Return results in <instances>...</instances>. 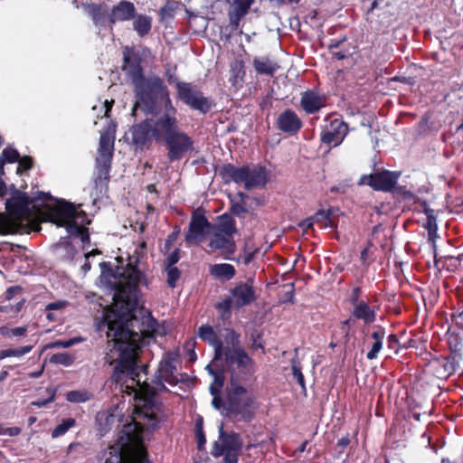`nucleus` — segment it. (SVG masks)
I'll list each match as a JSON object with an SVG mask.
<instances>
[{"label": "nucleus", "instance_id": "obj_1", "mask_svg": "<svg viewBox=\"0 0 463 463\" xmlns=\"http://www.w3.org/2000/svg\"><path fill=\"white\" fill-rule=\"evenodd\" d=\"M137 257H128L126 267H117L114 277L120 280L114 286L113 306L104 311L102 324L107 326L108 345L104 361L109 365L118 361L115 375L120 373L137 376L136 358L143 339L152 336L156 320L151 313L140 308L137 317L139 285L148 287L146 275L138 269Z\"/></svg>", "mask_w": 463, "mask_h": 463}, {"label": "nucleus", "instance_id": "obj_2", "mask_svg": "<svg viewBox=\"0 0 463 463\" xmlns=\"http://www.w3.org/2000/svg\"><path fill=\"white\" fill-rule=\"evenodd\" d=\"M132 83L136 98L133 111L141 107L146 113H155L160 104L165 106L167 101H172L168 88L159 76L143 75Z\"/></svg>", "mask_w": 463, "mask_h": 463}, {"label": "nucleus", "instance_id": "obj_3", "mask_svg": "<svg viewBox=\"0 0 463 463\" xmlns=\"http://www.w3.org/2000/svg\"><path fill=\"white\" fill-rule=\"evenodd\" d=\"M222 336L225 340V346L219 355V361H223L225 367L232 373L238 371L244 375L253 373L255 362L241 346V334L233 328L226 327Z\"/></svg>", "mask_w": 463, "mask_h": 463}, {"label": "nucleus", "instance_id": "obj_4", "mask_svg": "<svg viewBox=\"0 0 463 463\" xmlns=\"http://www.w3.org/2000/svg\"><path fill=\"white\" fill-rule=\"evenodd\" d=\"M137 423L124 426L119 439L120 448H109V457L105 463H146L147 452L142 446V439Z\"/></svg>", "mask_w": 463, "mask_h": 463}, {"label": "nucleus", "instance_id": "obj_5", "mask_svg": "<svg viewBox=\"0 0 463 463\" xmlns=\"http://www.w3.org/2000/svg\"><path fill=\"white\" fill-rule=\"evenodd\" d=\"M219 175L223 184H242L245 190L248 191L257 187H265L268 183L267 169L260 165L250 167L249 165L236 166L227 163L219 168Z\"/></svg>", "mask_w": 463, "mask_h": 463}, {"label": "nucleus", "instance_id": "obj_6", "mask_svg": "<svg viewBox=\"0 0 463 463\" xmlns=\"http://www.w3.org/2000/svg\"><path fill=\"white\" fill-rule=\"evenodd\" d=\"M254 403L255 398L232 375L231 389L226 396L225 415L237 421L249 422L254 418Z\"/></svg>", "mask_w": 463, "mask_h": 463}, {"label": "nucleus", "instance_id": "obj_7", "mask_svg": "<svg viewBox=\"0 0 463 463\" xmlns=\"http://www.w3.org/2000/svg\"><path fill=\"white\" fill-rule=\"evenodd\" d=\"M165 379L154 375L151 383L144 380L140 389V402L135 408V411L138 417L151 421V427L156 429L159 423L157 412L160 411L162 403L156 401V396L158 392H169L168 388L165 385Z\"/></svg>", "mask_w": 463, "mask_h": 463}, {"label": "nucleus", "instance_id": "obj_8", "mask_svg": "<svg viewBox=\"0 0 463 463\" xmlns=\"http://www.w3.org/2000/svg\"><path fill=\"white\" fill-rule=\"evenodd\" d=\"M242 448L241 435L234 431L226 432L223 425L219 427V437L212 445L211 455L214 458L223 457L221 463H238Z\"/></svg>", "mask_w": 463, "mask_h": 463}, {"label": "nucleus", "instance_id": "obj_9", "mask_svg": "<svg viewBox=\"0 0 463 463\" xmlns=\"http://www.w3.org/2000/svg\"><path fill=\"white\" fill-rule=\"evenodd\" d=\"M165 75L169 82H175L176 97L184 104L203 114H206L211 110L213 107L212 101L207 97H204L203 93L191 82L177 80L168 71Z\"/></svg>", "mask_w": 463, "mask_h": 463}, {"label": "nucleus", "instance_id": "obj_10", "mask_svg": "<svg viewBox=\"0 0 463 463\" xmlns=\"http://www.w3.org/2000/svg\"><path fill=\"white\" fill-rule=\"evenodd\" d=\"M155 120L152 122L154 128V138L156 140L165 139L168 135H173L175 132H178L179 121L177 119V109L173 105L172 101L163 106L162 110H156L155 113Z\"/></svg>", "mask_w": 463, "mask_h": 463}, {"label": "nucleus", "instance_id": "obj_11", "mask_svg": "<svg viewBox=\"0 0 463 463\" xmlns=\"http://www.w3.org/2000/svg\"><path fill=\"white\" fill-rule=\"evenodd\" d=\"M166 158L170 163L182 160L194 150V141L187 133L179 130L163 139Z\"/></svg>", "mask_w": 463, "mask_h": 463}, {"label": "nucleus", "instance_id": "obj_12", "mask_svg": "<svg viewBox=\"0 0 463 463\" xmlns=\"http://www.w3.org/2000/svg\"><path fill=\"white\" fill-rule=\"evenodd\" d=\"M401 175V171L382 169L369 175H363L358 184L368 185L373 191L389 193L395 187Z\"/></svg>", "mask_w": 463, "mask_h": 463}, {"label": "nucleus", "instance_id": "obj_13", "mask_svg": "<svg viewBox=\"0 0 463 463\" xmlns=\"http://www.w3.org/2000/svg\"><path fill=\"white\" fill-rule=\"evenodd\" d=\"M458 367V354L435 356L427 364L428 373L439 380H447L456 373Z\"/></svg>", "mask_w": 463, "mask_h": 463}, {"label": "nucleus", "instance_id": "obj_14", "mask_svg": "<svg viewBox=\"0 0 463 463\" xmlns=\"http://www.w3.org/2000/svg\"><path fill=\"white\" fill-rule=\"evenodd\" d=\"M349 132L348 125L342 118L331 119L320 134V141L329 146H338Z\"/></svg>", "mask_w": 463, "mask_h": 463}, {"label": "nucleus", "instance_id": "obj_15", "mask_svg": "<svg viewBox=\"0 0 463 463\" xmlns=\"http://www.w3.org/2000/svg\"><path fill=\"white\" fill-rule=\"evenodd\" d=\"M34 200L26 193L17 191L14 195L7 199L5 207L7 212L16 219H26L31 213V205Z\"/></svg>", "mask_w": 463, "mask_h": 463}, {"label": "nucleus", "instance_id": "obj_16", "mask_svg": "<svg viewBox=\"0 0 463 463\" xmlns=\"http://www.w3.org/2000/svg\"><path fill=\"white\" fill-rule=\"evenodd\" d=\"M122 54L123 64L121 69L131 79V81L133 82L142 77L144 74L139 53L133 47L126 46L123 48Z\"/></svg>", "mask_w": 463, "mask_h": 463}, {"label": "nucleus", "instance_id": "obj_17", "mask_svg": "<svg viewBox=\"0 0 463 463\" xmlns=\"http://www.w3.org/2000/svg\"><path fill=\"white\" fill-rule=\"evenodd\" d=\"M211 227V222L207 220L204 213L200 209L193 212L189 229L184 235L185 241L190 243L194 241H202L205 235V229Z\"/></svg>", "mask_w": 463, "mask_h": 463}, {"label": "nucleus", "instance_id": "obj_18", "mask_svg": "<svg viewBox=\"0 0 463 463\" xmlns=\"http://www.w3.org/2000/svg\"><path fill=\"white\" fill-rule=\"evenodd\" d=\"M132 136L133 145L139 149H144L151 143L154 137L152 119H145L139 124L132 126L129 130Z\"/></svg>", "mask_w": 463, "mask_h": 463}, {"label": "nucleus", "instance_id": "obj_19", "mask_svg": "<svg viewBox=\"0 0 463 463\" xmlns=\"http://www.w3.org/2000/svg\"><path fill=\"white\" fill-rule=\"evenodd\" d=\"M277 128L288 136L298 134L303 127V122L291 109L282 111L276 120Z\"/></svg>", "mask_w": 463, "mask_h": 463}, {"label": "nucleus", "instance_id": "obj_20", "mask_svg": "<svg viewBox=\"0 0 463 463\" xmlns=\"http://www.w3.org/2000/svg\"><path fill=\"white\" fill-rule=\"evenodd\" d=\"M231 298L236 308L248 306L256 299L252 280L239 282L230 290Z\"/></svg>", "mask_w": 463, "mask_h": 463}, {"label": "nucleus", "instance_id": "obj_21", "mask_svg": "<svg viewBox=\"0 0 463 463\" xmlns=\"http://www.w3.org/2000/svg\"><path fill=\"white\" fill-rule=\"evenodd\" d=\"M208 246L213 250H221V254L225 260H232V256L236 251V244L233 237L217 232H213Z\"/></svg>", "mask_w": 463, "mask_h": 463}, {"label": "nucleus", "instance_id": "obj_22", "mask_svg": "<svg viewBox=\"0 0 463 463\" xmlns=\"http://www.w3.org/2000/svg\"><path fill=\"white\" fill-rule=\"evenodd\" d=\"M51 220L58 227H65L71 220L76 219L77 210L75 206L65 201H61L56 207L50 210Z\"/></svg>", "mask_w": 463, "mask_h": 463}, {"label": "nucleus", "instance_id": "obj_23", "mask_svg": "<svg viewBox=\"0 0 463 463\" xmlns=\"http://www.w3.org/2000/svg\"><path fill=\"white\" fill-rule=\"evenodd\" d=\"M221 333V335H222ZM198 336L213 348V361H219V355L225 346V340L222 335H218L213 326L203 325L198 328Z\"/></svg>", "mask_w": 463, "mask_h": 463}, {"label": "nucleus", "instance_id": "obj_24", "mask_svg": "<svg viewBox=\"0 0 463 463\" xmlns=\"http://www.w3.org/2000/svg\"><path fill=\"white\" fill-rule=\"evenodd\" d=\"M137 9L135 5L128 0H121L114 5L109 16V24L112 26L118 22L130 21L135 17Z\"/></svg>", "mask_w": 463, "mask_h": 463}, {"label": "nucleus", "instance_id": "obj_25", "mask_svg": "<svg viewBox=\"0 0 463 463\" xmlns=\"http://www.w3.org/2000/svg\"><path fill=\"white\" fill-rule=\"evenodd\" d=\"M326 105V97L318 94L315 90H307L301 93L300 107L307 114L317 113Z\"/></svg>", "mask_w": 463, "mask_h": 463}, {"label": "nucleus", "instance_id": "obj_26", "mask_svg": "<svg viewBox=\"0 0 463 463\" xmlns=\"http://www.w3.org/2000/svg\"><path fill=\"white\" fill-rule=\"evenodd\" d=\"M86 14L96 26H106L109 24V9L105 3H82Z\"/></svg>", "mask_w": 463, "mask_h": 463}, {"label": "nucleus", "instance_id": "obj_27", "mask_svg": "<svg viewBox=\"0 0 463 463\" xmlns=\"http://www.w3.org/2000/svg\"><path fill=\"white\" fill-rule=\"evenodd\" d=\"M378 308V307L371 306L367 301L363 300L352 306L351 313L353 318L362 320L364 325H371L376 320Z\"/></svg>", "mask_w": 463, "mask_h": 463}, {"label": "nucleus", "instance_id": "obj_28", "mask_svg": "<svg viewBox=\"0 0 463 463\" xmlns=\"http://www.w3.org/2000/svg\"><path fill=\"white\" fill-rule=\"evenodd\" d=\"M255 0H232L229 10V20L232 27L237 28L241 20L249 13Z\"/></svg>", "mask_w": 463, "mask_h": 463}, {"label": "nucleus", "instance_id": "obj_29", "mask_svg": "<svg viewBox=\"0 0 463 463\" xmlns=\"http://www.w3.org/2000/svg\"><path fill=\"white\" fill-rule=\"evenodd\" d=\"M114 136H112L109 132H103L100 134L98 156L96 161L112 162L114 154Z\"/></svg>", "mask_w": 463, "mask_h": 463}, {"label": "nucleus", "instance_id": "obj_30", "mask_svg": "<svg viewBox=\"0 0 463 463\" xmlns=\"http://www.w3.org/2000/svg\"><path fill=\"white\" fill-rule=\"evenodd\" d=\"M373 332L370 335L373 343L370 350L366 354L368 360H373L378 357L379 353L383 349V339L386 335L385 328L381 325H375L373 326Z\"/></svg>", "mask_w": 463, "mask_h": 463}, {"label": "nucleus", "instance_id": "obj_31", "mask_svg": "<svg viewBox=\"0 0 463 463\" xmlns=\"http://www.w3.org/2000/svg\"><path fill=\"white\" fill-rule=\"evenodd\" d=\"M175 373L176 366L174 363V360L168 357L163 359L159 363L158 368L155 375L165 379V383L175 386L178 384L177 376L175 375Z\"/></svg>", "mask_w": 463, "mask_h": 463}, {"label": "nucleus", "instance_id": "obj_32", "mask_svg": "<svg viewBox=\"0 0 463 463\" xmlns=\"http://www.w3.org/2000/svg\"><path fill=\"white\" fill-rule=\"evenodd\" d=\"M230 237H233L238 232L236 222L230 213H223L218 216V222L214 226V231Z\"/></svg>", "mask_w": 463, "mask_h": 463}, {"label": "nucleus", "instance_id": "obj_33", "mask_svg": "<svg viewBox=\"0 0 463 463\" xmlns=\"http://www.w3.org/2000/svg\"><path fill=\"white\" fill-rule=\"evenodd\" d=\"M210 275L219 280L229 281L236 275V269L229 263L213 264L210 267Z\"/></svg>", "mask_w": 463, "mask_h": 463}, {"label": "nucleus", "instance_id": "obj_34", "mask_svg": "<svg viewBox=\"0 0 463 463\" xmlns=\"http://www.w3.org/2000/svg\"><path fill=\"white\" fill-rule=\"evenodd\" d=\"M253 67L258 74L273 76L279 66L277 62L271 61L269 57H255Z\"/></svg>", "mask_w": 463, "mask_h": 463}, {"label": "nucleus", "instance_id": "obj_35", "mask_svg": "<svg viewBox=\"0 0 463 463\" xmlns=\"http://www.w3.org/2000/svg\"><path fill=\"white\" fill-rule=\"evenodd\" d=\"M133 30L139 37L147 35L152 28V17L146 14H137L133 17Z\"/></svg>", "mask_w": 463, "mask_h": 463}, {"label": "nucleus", "instance_id": "obj_36", "mask_svg": "<svg viewBox=\"0 0 463 463\" xmlns=\"http://www.w3.org/2000/svg\"><path fill=\"white\" fill-rule=\"evenodd\" d=\"M111 163L109 161H96V167L98 174L95 178L96 187L108 188L109 182V172L111 169Z\"/></svg>", "mask_w": 463, "mask_h": 463}, {"label": "nucleus", "instance_id": "obj_37", "mask_svg": "<svg viewBox=\"0 0 463 463\" xmlns=\"http://www.w3.org/2000/svg\"><path fill=\"white\" fill-rule=\"evenodd\" d=\"M389 193H392V197L398 202L415 203L419 200V197L413 192L407 189L404 185L398 184V182L395 187Z\"/></svg>", "mask_w": 463, "mask_h": 463}, {"label": "nucleus", "instance_id": "obj_38", "mask_svg": "<svg viewBox=\"0 0 463 463\" xmlns=\"http://www.w3.org/2000/svg\"><path fill=\"white\" fill-rule=\"evenodd\" d=\"M333 208L329 207L327 210H318L312 215L314 222L321 223V228H332L336 229L337 223L332 220Z\"/></svg>", "mask_w": 463, "mask_h": 463}, {"label": "nucleus", "instance_id": "obj_39", "mask_svg": "<svg viewBox=\"0 0 463 463\" xmlns=\"http://www.w3.org/2000/svg\"><path fill=\"white\" fill-rule=\"evenodd\" d=\"M137 360V357L136 358V361ZM136 366H137V371H136L137 376L129 375L126 372H124V373H120V374L118 375V378L115 375V370H114L112 378L115 380V382L119 383L123 380V377L126 376V377L129 378L130 380H132L134 383H136V384L138 385L140 388L141 384L143 383L140 380V373H142L145 375H146L148 373V365L144 364V365L138 366L137 364L136 363Z\"/></svg>", "mask_w": 463, "mask_h": 463}, {"label": "nucleus", "instance_id": "obj_40", "mask_svg": "<svg viewBox=\"0 0 463 463\" xmlns=\"http://www.w3.org/2000/svg\"><path fill=\"white\" fill-rule=\"evenodd\" d=\"M207 368L209 370V373L213 375V383L211 384L210 386V392L211 394H220L221 389L224 384V373L222 370L214 371L210 367V365H207Z\"/></svg>", "mask_w": 463, "mask_h": 463}, {"label": "nucleus", "instance_id": "obj_41", "mask_svg": "<svg viewBox=\"0 0 463 463\" xmlns=\"http://www.w3.org/2000/svg\"><path fill=\"white\" fill-rule=\"evenodd\" d=\"M231 78L230 81L232 85L237 84L238 80H242L245 76V66L241 60H236L230 69Z\"/></svg>", "mask_w": 463, "mask_h": 463}, {"label": "nucleus", "instance_id": "obj_42", "mask_svg": "<svg viewBox=\"0 0 463 463\" xmlns=\"http://www.w3.org/2000/svg\"><path fill=\"white\" fill-rule=\"evenodd\" d=\"M92 394L86 390H73L66 394V400L72 403H82L90 401Z\"/></svg>", "mask_w": 463, "mask_h": 463}, {"label": "nucleus", "instance_id": "obj_43", "mask_svg": "<svg viewBox=\"0 0 463 463\" xmlns=\"http://www.w3.org/2000/svg\"><path fill=\"white\" fill-rule=\"evenodd\" d=\"M195 437L197 441V449L200 451L204 450L206 444V436L203 431V417H198L195 420L194 425Z\"/></svg>", "mask_w": 463, "mask_h": 463}, {"label": "nucleus", "instance_id": "obj_44", "mask_svg": "<svg viewBox=\"0 0 463 463\" xmlns=\"http://www.w3.org/2000/svg\"><path fill=\"white\" fill-rule=\"evenodd\" d=\"M76 426V420L73 418H67L61 420L60 424H58L52 430V438L56 439L62 435H64L71 428Z\"/></svg>", "mask_w": 463, "mask_h": 463}, {"label": "nucleus", "instance_id": "obj_45", "mask_svg": "<svg viewBox=\"0 0 463 463\" xmlns=\"http://www.w3.org/2000/svg\"><path fill=\"white\" fill-rule=\"evenodd\" d=\"M27 333V326H17L10 328L7 326H0V335L4 337L12 338L24 336Z\"/></svg>", "mask_w": 463, "mask_h": 463}, {"label": "nucleus", "instance_id": "obj_46", "mask_svg": "<svg viewBox=\"0 0 463 463\" xmlns=\"http://www.w3.org/2000/svg\"><path fill=\"white\" fill-rule=\"evenodd\" d=\"M165 271L166 273V284L168 288H175L176 287V282L181 277V270L175 267H165Z\"/></svg>", "mask_w": 463, "mask_h": 463}, {"label": "nucleus", "instance_id": "obj_47", "mask_svg": "<svg viewBox=\"0 0 463 463\" xmlns=\"http://www.w3.org/2000/svg\"><path fill=\"white\" fill-rule=\"evenodd\" d=\"M75 361V356L69 353H57L51 356L50 362L64 366L71 365Z\"/></svg>", "mask_w": 463, "mask_h": 463}, {"label": "nucleus", "instance_id": "obj_48", "mask_svg": "<svg viewBox=\"0 0 463 463\" xmlns=\"http://www.w3.org/2000/svg\"><path fill=\"white\" fill-rule=\"evenodd\" d=\"M234 305L231 297H227L222 301L215 304L216 310L220 313L222 317H229L232 314V307Z\"/></svg>", "mask_w": 463, "mask_h": 463}, {"label": "nucleus", "instance_id": "obj_49", "mask_svg": "<svg viewBox=\"0 0 463 463\" xmlns=\"http://www.w3.org/2000/svg\"><path fill=\"white\" fill-rule=\"evenodd\" d=\"M177 9V2L175 0H166L165 4L160 8L159 14L162 19L172 18Z\"/></svg>", "mask_w": 463, "mask_h": 463}, {"label": "nucleus", "instance_id": "obj_50", "mask_svg": "<svg viewBox=\"0 0 463 463\" xmlns=\"http://www.w3.org/2000/svg\"><path fill=\"white\" fill-rule=\"evenodd\" d=\"M20 154L19 152L10 146L5 147L1 154V161L4 162V165L5 163L13 164L19 160Z\"/></svg>", "mask_w": 463, "mask_h": 463}, {"label": "nucleus", "instance_id": "obj_51", "mask_svg": "<svg viewBox=\"0 0 463 463\" xmlns=\"http://www.w3.org/2000/svg\"><path fill=\"white\" fill-rule=\"evenodd\" d=\"M424 213L427 216V221L426 223L424 224V228L427 231L432 230V232H434V230H438L437 219L436 216L434 215V210L426 207L424 210Z\"/></svg>", "mask_w": 463, "mask_h": 463}, {"label": "nucleus", "instance_id": "obj_52", "mask_svg": "<svg viewBox=\"0 0 463 463\" xmlns=\"http://www.w3.org/2000/svg\"><path fill=\"white\" fill-rule=\"evenodd\" d=\"M291 369L295 378L297 379L298 383L301 386L303 390H306L305 378L301 372V366L299 362H297L295 359H293L291 361Z\"/></svg>", "mask_w": 463, "mask_h": 463}, {"label": "nucleus", "instance_id": "obj_53", "mask_svg": "<svg viewBox=\"0 0 463 463\" xmlns=\"http://www.w3.org/2000/svg\"><path fill=\"white\" fill-rule=\"evenodd\" d=\"M17 173L20 174L22 171H28L33 167V159L30 156H24L19 157Z\"/></svg>", "mask_w": 463, "mask_h": 463}, {"label": "nucleus", "instance_id": "obj_54", "mask_svg": "<svg viewBox=\"0 0 463 463\" xmlns=\"http://www.w3.org/2000/svg\"><path fill=\"white\" fill-rule=\"evenodd\" d=\"M353 52H350V49L345 47V45L340 49L335 50L331 52L332 58L337 61L345 60L352 56Z\"/></svg>", "mask_w": 463, "mask_h": 463}, {"label": "nucleus", "instance_id": "obj_55", "mask_svg": "<svg viewBox=\"0 0 463 463\" xmlns=\"http://www.w3.org/2000/svg\"><path fill=\"white\" fill-rule=\"evenodd\" d=\"M179 229L177 227L175 228V230L167 236L164 248L162 250L163 252L166 253L170 250L172 245L175 243V241L177 240V237L179 235Z\"/></svg>", "mask_w": 463, "mask_h": 463}, {"label": "nucleus", "instance_id": "obj_56", "mask_svg": "<svg viewBox=\"0 0 463 463\" xmlns=\"http://www.w3.org/2000/svg\"><path fill=\"white\" fill-rule=\"evenodd\" d=\"M230 213L237 217H243V214L248 213L247 208L244 206L243 203H234L232 202L230 206Z\"/></svg>", "mask_w": 463, "mask_h": 463}, {"label": "nucleus", "instance_id": "obj_57", "mask_svg": "<svg viewBox=\"0 0 463 463\" xmlns=\"http://www.w3.org/2000/svg\"><path fill=\"white\" fill-rule=\"evenodd\" d=\"M180 251L179 248H175L165 260V267H173L175 266L180 260Z\"/></svg>", "mask_w": 463, "mask_h": 463}, {"label": "nucleus", "instance_id": "obj_58", "mask_svg": "<svg viewBox=\"0 0 463 463\" xmlns=\"http://www.w3.org/2000/svg\"><path fill=\"white\" fill-rule=\"evenodd\" d=\"M363 290L361 287H354L352 288L350 296L348 298V302L351 306L363 301L364 299L361 298Z\"/></svg>", "mask_w": 463, "mask_h": 463}, {"label": "nucleus", "instance_id": "obj_59", "mask_svg": "<svg viewBox=\"0 0 463 463\" xmlns=\"http://www.w3.org/2000/svg\"><path fill=\"white\" fill-rule=\"evenodd\" d=\"M356 318H353V314L350 313V317L345 320L341 321V329L345 332V336L348 337L350 334V328L354 324Z\"/></svg>", "mask_w": 463, "mask_h": 463}, {"label": "nucleus", "instance_id": "obj_60", "mask_svg": "<svg viewBox=\"0 0 463 463\" xmlns=\"http://www.w3.org/2000/svg\"><path fill=\"white\" fill-rule=\"evenodd\" d=\"M347 42V39L346 37H343L341 39H332L329 43V44L327 45V49L329 51V52H333L335 50H337V49H340L341 47H343Z\"/></svg>", "mask_w": 463, "mask_h": 463}, {"label": "nucleus", "instance_id": "obj_61", "mask_svg": "<svg viewBox=\"0 0 463 463\" xmlns=\"http://www.w3.org/2000/svg\"><path fill=\"white\" fill-rule=\"evenodd\" d=\"M69 302L67 300H58L55 302H51L46 305L45 311H54L60 310L67 307Z\"/></svg>", "mask_w": 463, "mask_h": 463}, {"label": "nucleus", "instance_id": "obj_62", "mask_svg": "<svg viewBox=\"0 0 463 463\" xmlns=\"http://www.w3.org/2000/svg\"><path fill=\"white\" fill-rule=\"evenodd\" d=\"M213 395V401H212V405L213 408H215L216 410H221L222 409L223 411H225V404H226V401L224 402L221 393L220 394H212Z\"/></svg>", "mask_w": 463, "mask_h": 463}, {"label": "nucleus", "instance_id": "obj_63", "mask_svg": "<svg viewBox=\"0 0 463 463\" xmlns=\"http://www.w3.org/2000/svg\"><path fill=\"white\" fill-rule=\"evenodd\" d=\"M22 291L23 288L21 286H12L5 290V298L11 300L15 295L22 293Z\"/></svg>", "mask_w": 463, "mask_h": 463}, {"label": "nucleus", "instance_id": "obj_64", "mask_svg": "<svg viewBox=\"0 0 463 463\" xmlns=\"http://www.w3.org/2000/svg\"><path fill=\"white\" fill-rule=\"evenodd\" d=\"M262 335L258 332H254L251 334V340H252V349L258 350V349H264V345L261 343Z\"/></svg>", "mask_w": 463, "mask_h": 463}]
</instances>
